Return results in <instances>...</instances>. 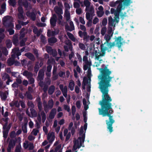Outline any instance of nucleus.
<instances>
[{
  "label": "nucleus",
  "mask_w": 152,
  "mask_h": 152,
  "mask_svg": "<svg viewBox=\"0 0 152 152\" xmlns=\"http://www.w3.org/2000/svg\"><path fill=\"white\" fill-rule=\"evenodd\" d=\"M100 73L98 76L100 80L98 83L99 88L102 93V100L100 102L99 104L101 108H98L99 114L103 117L107 116L108 120H106L107 129L111 133L113 131V124L115 122L113 116L111 115L113 112L112 108V104L110 102L112 101L111 97L108 94V88L111 86L110 82L113 77L111 76L112 72L108 68H98Z\"/></svg>",
  "instance_id": "1"
},
{
  "label": "nucleus",
  "mask_w": 152,
  "mask_h": 152,
  "mask_svg": "<svg viewBox=\"0 0 152 152\" xmlns=\"http://www.w3.org/2000/svg\"><path fill=\"white\" fill-rule=\"evenodd\" d=\"M18 140L19 144L21 142V138L19 137L18 138H15L14 139L10 140L9 142L8 147L7 148V152H11V149L13 148L15 145L17 141Z\"/></svg>",
  "instance_id": "2"
},
{
  "label": "nucleus",
  "mask_w": 152,
  "mask_h": 152,
  "mask_svg": "<svg viewBox=\"0 0 152 152\" xmlns=\"http://www.w3.org/2000/svg\"><path fill=\"white\" fill-rule=\"evenodd\" d=\"M57 20V16L56 14H54L52 16L50 20V23L51 26L53 27L55 26Z\"/></svg>",
  "instance_id": "3"
},
{
  "label": "nucleus",
  "mask_w": 152,
  "mask_h": 152,
  "mask_svg": "<svg viewBox=\"0 0 152 152\" xmlns=\"http://www.w3.org/2000/svg\"><path fill=\"white\" fill-rule=\"evenodd\" d=\"M26 15L27 16L30 18V19L33 21H34L36 20V13H35L34 11H32L31 12L28 11Z\"/></svg>",
  "instance_id": "4"
},
{
  "label": "nucleus",
  "mask_w": 152,
  "mask_h": 152,
  "mask_svg": "<svg viewBox=\"0 0 152 152\" xmlns=\"http://www.w3.org/2000/svg\"><path fill=\"white\" fill-rule=\"evenodd\" d=\"M69 25L70 27H69L68 24H66L65 25V28L66 31H72L75 29V27L73 22L72 21H70V22Z\"/></svg>",
  "instance_id": "5"
},
{
  "label": "nucleus",
  "mask_w": 152,
  "mask_h": 152,
  "mask_svg": "<svg viewBox=\"0 0 152 152\" xmlns=\"http://www.w3.org/2000/svg\"><path fill=\"white\" fill-rule=\"evenodd\" d=\"M18 18L20 19H24V17L23 15V7H19L18 8Z\"/></svg>",
  "instance_id": "6"
},
{
  "label": "nucleus",
  "mask_w": 152,
  "mask_h": 152,
  "mask_svg": "<svg viewBox=\"0 0 152 152\" xmlns=\"http://www.w3.org/2000/svg\"><path fill=\"white\" fill-rule=\"evenodd\" d=\"M4 20H3V24L5 26L9 27L12 28L13 27L14 25L11 22H8L7 20L8 19L7 18V17L5 16L4 17Z\"/></svg>",
  "instance_id": "7"
},
{
  "label": "nucleus",
  "mask_w": 152,
  "mask_h": 152,
  "mask_svg": "<svg viewBox=\"0 0 152 152\" xmlns=\"http://www.w3.org/2000/svg\"><path fill=\"white\" fill-rule=\"evenodd\" d=\"M122 37L121 36L118 37L115 40L116 45L118 48H120L123 45L122 42Z\"/></svg>",
  "instance_id": "8"
},
{
  "label": "nucleus",
  "mask_w": 152,
  "mask_h": 152,
  "mask_svg": "<svg viewBox=\"0 0 152 152\" xmlns=\"http://www.w3.org/2000/svg\"><path fill=\"white\" fill-rule=\"evenodd\" d=\"M130 0H117L116 1V4L121 3L123 2V4L125 6H128L130 4Z\"/></svg>",
  "instance_id": "9"
},
{
  "label": "nucleus",
  "mask_w": 152,
  "mask_h": 152,
  "mask_svg": "<svg viewBox=\"0 0 152 152\" xmlns=\"http://www.w3.org/2000/svg\"><path fill=\"white\" fill-rule=\"evenodd\" d=\"M44 76V72L43 70L40 69L38 72L37 78L40 80H43Z\"/></svg>",
  "instance_id": "10"
},
{
  "label": "nucleus",
  "mask_w": 152,
  "mask_h": 152,
  "mask_svg": "<svg viewBox=\"0 0 152 152\" xmlns=\"http://www.w3.org/2000/svg\"><path fill=\"white\" fill-rule=\"evenodd\" d=\"M54 10L56 13L57 14H63L62 9L57 6H55L54 8Z\"/></svg>",
  "instance_id": "11"
},
{
  "label": "nucleus",
  "mask_w": 152,
  "mask_h": 152,
  "mask_svg": "<svg viewBox=\"0 0 152 152\" xmlns=\"http://www.w3.org/2000/svg\"><path fill=\"white\" fill-rule=\"evenodd\" d=\"M24 55L32 61H34L35 60L34 56L31 53H26Z\"/></svg>",
  "instance_id": "12"
},
{
  "label": "nucleus",
  "mask_w": 152,
  "mask_h": 152,
  "mask_svg": "<svg viewBox=\"0 0 152 152\" xmlns=\"http://www.w3.org/2000/svg\"><path fill=\"white\" fill-rule=\"evenodd\" d=\"M54 104V102L53 100L51 99L50 100H49L47 104V110L48 109H51L53 106Z\"/></svg>",
  "instance_id": "13"
},
{
  "label": "nucleus",
  "mask_w": 152,
  "mask_h": 152,
  "mask_svg": "<svg viewBox=\"0 0 152 152\" xmlns=\"http://www.w3.org/2000/svg\"><path fill=\"white\" fill-rule=\"evenodd\" d=\"M112 36V34L111 35L108 34H105L104 36V39L106 40V42H104V45L106 43H108L111 37Z\"/></svg>",
  "instance_id": "14"
},
{
  "label": "nucleus",
  "mask_w": 152,
  "mask_h": 152,
  "mask_svg": "<svg viewBox=\"0 0 152 152\" xmlns=\"http://www.w3.org/2000/svg\"><path fill=\"white\" fill-rule=\"evenodd\" d=\"M55 88L54 86L52 85L50 86L48 90V94L49 95H52L54 93L55 90Z\"/></svg>",
  "instance_id": "15"
},
{
  "label": "nucleus",
  "mask_w": 152,
  "mask_h": 152,
  "mask_svg": "<svg viewBox=\"0 0 152 152\" xmlns=\"http://www.w3.org/2000/svg\"><path fill=\"white\" fill-rule=\"evenodd\" d=\"M57 41V39L55 37H51L48 39V42L49 43L54 44Z\"/></svg>",
  "instance_id": "16"
},
{
  "label": "nucleus",
  "mask_w": 152,
  "mask_h": 152,
  "mask_svg": "<svg viewBox=\"0 0 152 152\" xmlns=\"http://www.w3.org/2000/svg\"><path fill=\"white\" fill-rule=\"evenodd\" d=\"M19 41L17 36H15L13 37L12 42L13 44L15 46H18V44Z\"/></svg>",
  "instance_id": "17"
},
{
  "label": "nucleus",
  "mask_w": 152,
  "mask_h": 152,
  "mask_svg": "<svg viewBox=\"0 0 152 152\" xmlns=\"http://www.w3.org/2000/svg\"><path fill=\"white\" fill-rule=\"evenodd\" d=\"M84 4L86 7V11H87L88 8H89L91 5V3L88 0H84Z\"/></svg>",
  "instance_id": "18"
},
{
  "label": "nucleus",
  "mask_w": 152,
  "mask_h": 152,
  "mask_svg": "<svg viewBox=\"0 0 152 152\" xmlns=\"http://www.w3.org/2000/svg\"><path fill=\"white\" fill-rule=\"evenodd\" d=\"M67 35L69 38L72 41L75 42L76 41V38L74 37V36L72 33L69 32H67Z\"/></svg>",
  "instance_id": "19"
},
{
  "label": "nucleus",
  "mask_w": 152,
  "mask_h": 152,
  "mask_svg": "<svg viewBox=\"0 0 152 152\" xmlns=\"http://www.w3.org/2000/svg\"><path fill=\"white\" fill-rule=\"evenodd\" d=\"M101 51L102 53H100V56H104L105 54V51L107 50V47L104 46L103 47L102 45L101 46Z\"/></svg>",
  "instance_id": "20"
},
{
  "label": "nucleus",
  "mask_w": 152,
  "mask_h": 152,
  "mask_svg": "<svg viewBox=\"0 0 152 152\" xmlns=\"http://www.w3.org/2000/svg\"><path fill=\"white\" fill-rule=\"evenodd\" d=\"M75 86V84L74 81L72 80L69 84V87L71 91H72L74 90Z\"/></svg>",
  "instance_id": "21"
},
{
  "label": "nucleus",
  "mask_w": 152,
  "mask_h": 152,
  "mask_svg": "<svg viewBox=\"0 0 152 152\" xmlns=\"http://www.w3.org/2000/svg\"><path fill=\"white\" fill-rule=\"evenodd\" d=\"M90 36L88 35L86 31H84V35L83 36V40L86 42H88L89 40Z\"/></svg>",
  "instance_id": "22"
},
{
  "label": "nucleus",
  "mask_w": 152,
  "mask_h": 152,
  "mask_svg": "<svg viewBox=\"0 0 152 152\" xmlns=\"http://www.w3.org/2000/svg\"><path fill=\"white\" fill-rule=\"evenodd\" d=\"M15 60L10 58H9L7 60V63L8 66H10L13 65L14 64Z\"/></svg>",
  "instance_id": "23"
},
{
  "label": "nucleus",
  "mask_w": 152,
  "mask_h": 152,
  "mask_svg": "<svg viewBox=\"0 0 152 152\" xmlns=\"http://www.w3.org/2000/svg\"><path fill=\"white\" fill-rule=\"evenodd\" d=\"M120 12V11H116L114 13L115 15V20L116 23H118L119 20V14Z\"/></svg>",
  "instance_id": "24"
},
{
  "label": "nucleus",
  "mask_w": 152,
  "mask_h": 152,
  "mask_svg": "<svg viewBox=\"0 0 152 152\" xmlns=\"http://www.w3.org/2000/svg\"><path fill=\"white\" fill-rule=\"evenodd\" d=\"M91 63L88 61L86 62V64L83 66V69L84 70L86 71L88 69L89 67L91 66Z\"/></svg>",
  "instance_id": "25"
},
{
  "label": "nucleus",
  "mask_w": 152,
  "mask_h": 152,
  "mask_svg": "<svg viewBox=\"0 0 152 152\" xmlns=\"http://www.w3.org/2000/svg\"><path fill=\"white\" fill-rule=\"evenodd\" d=\"M115 20H113L112 17L110 16L108 19V24L109 25L113 26L114 25Z\"/></svg>",
  "instance_id": "26"
},
{
  "label": "nucleus",
  "mask_w": 152,
  "mask_h": 152,
  "mask_svg": "<svg viewBox=\"0 0 152 152\" xmlns=\"http://www.w3.org/2000/svg\"><path fill=\"white\" fill-rule=\"evenodd\" d=\"M25 95L28 99L30 100H32L33 99L32 96L30 92L28 91H26Z\"/></svg>",
  "instance_id": "27"
},
{
  "label": "nucleus",
  "mask_w": 152,
  "mask_h": 152,
  "mask_svg": "<svg viewBox=\"0 0 152 152\" xmlns=\"http://www.w3.org/2000/svg\"><path fill=\"white\" fill-rule=\"evenodd\" d=\"M27 122L28 121L26 120V123L24 124L22 126V130L24 133H26L27 132V131L26 126Z\"/></svg>",
  "instance_id": "28"
},
{
  "label": "nucleus",
  "mask_w": 152,
  "mask_h": 152,
  "mask_svg": "<svg viewBox=\"0 0 152 152\" xmlns=\"http://www.w3.org/2000/svg\"><path fill=\"white\" fill-rule=\"evenodd\" d=\"M1 96V99L3 101L6 100L7 98V94L5 92H2Z\"/></svg>",
  "instance_id": "29"
},
{
  "label": "nucleus",
  "mask_w": 152,
  "mask_h": 152,
  "mask_svg": "<svg viewBox=\"0 0 152 152\" xmlns=\"http://www.w3.org/2000/svg\"><path fill=\"white\" fill-rule=\"evenodd\" d=\"M6 44L7 47L8 48H10L12 46V43L10 39L6 41Z\"/></svg>",
  "instance_id": "30"
},
{
  "label": "nucleus",
  "mask_w": 152,
  "mask_h": 152,
  "mask_svg": "<svg viewBox=\"0 0 152 152\" xmlns=\"http://www.w3.org/2000/svg\"><path fill=\"white\" fill-rule=\"evenodd\" d=\"M16 134L15 131H12L10 134V137L12 139L16 138Z\"/></svg>",
  "instance_id": "31"
},
{
  "label": "nucleus",
  "mask_w": 152,
  "mask_h": 152,
  "mask_svg": "<svg viewBox=\"0 0 152 152\" xmlns=\"http://www.w3.org/2000/svg\"><path fill=\"white\" fill-rule=\"evenodd\" d=\"M30 110L31 111V113L33 116L34 117L37 116V113L34 109L33 108H31L30 109Z\"/></svg>",
  "instance_id": "32"
},
{
  "label": "nucleus",
  "mask_w": 152,
  "mask_h": 152,
  "mask_svg": "<svg viewBox=\"0 0 152 152\" xmlns=\"http://www.w3.org/2000/svg\"><path fill=\"white\" fill-rule=\"evenodd\" d=\"M41 41L42 43L45 44L47 43V40L45 36L42 35L41 36Z\"/></svg>",
  "instance_id": "33"
},
{
  "label": "nucleus",
  "mask_w": 152,
  "mask_h": 152,
  "mask_svg": "<svg viewBox=\"0 0 152 152\" xmlns=\"http://www.w3.org/2000/svg\"><path fill=\"white\" fill-rule=\"evenodd\" d=\"M52 136V134H48L47 136V139L49 140L50 143H51L54 140V138H52L51 139H50Z\"/></svg>",
  "instance_id": "34"
},
{
  "label": "nucleus",
  "mask_w": 152,
  "mask_h": 152,
  "mask_svg": "<svg viewBox=\"0 0 152 152\" xmlns=\"http://www.w3.org/2000/svg\"><path fill=\"white\" fill-rule=\"evenodd\" d=\"M106 30L107 28L105 26H104L102 28L101 31V33L102 35L104 36L105 34Z\"/></svg>",
  "instance_id": "35"
},
{
  "label": "nucleus",
  "mask_w": 152,
  "mask_h": 152,
  "mask_svg": "<svg viewBox=\"0 0 152 152\" xmlns=\"http://www.w3.org/2000/svg\"><path fill=\"white\" fill-rule=\"evenodd\" d=\"M41 115L42 116V122H44L46 119V114L43 111H42L41 112Z\"/></svg>",
  "instance_id": "36"
},
{
  "label": "nucleus",
  "mask_w": 152,
  "mask_h": 152,
  "mask_svg": "<svg viewBox=\"0 0 152 152\" xmlns=\"http://www.w3.org/2000/svg\"><path fill=\"white\" fill-rule=\"evenodd\" d=\"M104 13V12L102 11H97L96 14L100 18L102 16Z\"/></svg>",
  "instance_id": "37"
},
{
  "label": "nucleus",
  "mask_w": 152,
  "mask_h": 152,
  "mask_svg": "<svg viewBox=\"0 0 152 152\" xmlns=\"http://www.w3.org/2000/svg\"><path fill=\"white\" fill-rule=\"evenodd\" d=\"M21 147L20 144L16 147V149L15 150V152H21Z\"/></svg>",
  "instance_id": "38"
},
{
  "label": "nucleus",
  "mask_w": 152,
  "mask_h": 152,
  "mask_svg": "<svg viewBox=\"0 0 152 152\" xmlns=\"http://www.w3.org/2000/svg\"><path fill=\"white\" fill-rule=\"evenodd\" d=\"M23 76H29L31 75V73L27 70H25L23 73Z\"/></svg>",
  "instance_id": "39"
},
{
  "label": "nucleus",
  "mask_w": 152,
  "mask_h": 152,
  "mask_svg": "<svg viewBox=\"0 0 152 152\" xmlns=\"http://www.w3.org/2000/svg\"><path fill=\"white\" fill-rule=\"evenodd\" d=\"M9 131H8L5 130H4L3 133V137L4 138H6L7 137L8 133Z\"/></svg>",
  "instance_id": "40"
},
{
  "label": "nucleus",
  "mask_w": 152,
  "mask_h": 152,
  "mask_svg": "<svg viewBox=\"0 0 152 152\" xmlns=\"http://www.w3.org/2000/svg\"><path fill=\"white\" fill-rule=\"evenodd\" d=\"M79 48L82 50H84L86 49V47L85 45L81 43H80L79 44Z\"/></svg>",
  "instance_id": "41"
},
{
  "label": "nucleus",
  "mask_w": 152,
  "mask_h": 152,
  "mask_svg": "<svg viewBox=\"0 0 152 152\" xmlns=\"http://www.w3.org/2000/svg\"><path fill=\"white\" fill-rule=\"evenodd\" d=\"M107 19L106 18H103L102 22V25L105 26L107 23Z\"/></svg>",
  "instance_id": "42"
},
{
  "label": "nucleus",
  "mask_w": 152,
  "mask_h": 152,
  "mask_svg": "<svg viewBox=\"0 0 152 152\" xmlns=\"http://www.w3.org/2000/svg\"><path fill=\"white\" fill-rule=\"evenodd\" d=\"M39 68V65L38 64H36L34 67V72L37 73Z\"/></svg>",
  "instance_id": "43"
},
{
  "label": "nucleus",
  "mask_w": 152,
  "mask_h": 152,
  "mask_svg": "<svg viewBox=\"0 0 152 152\" xmlns=\"http://www.w3.org/2000/svg\"><path fill=\"white\" fill-rule=\"evenodd\" d=\"M18 22L22 26H25L28 23V21L23 22L21 20H18Z\"/></svg>",
  "instance_id": "44"
},
{
  "label": "nucleus",
  "mask_w": 152,
  "mask_h": 152,
  "mask_svg": "<svg viewBox=\"0 0 152 152\" xmlns=\"http://www.w3.org/2000/svg\"><path fill=\"white\" fill-rule=\"evenodd\" d=\"M92 14L89 12H86V18L87 20H90L91 19V15L92 16Z\"/></svg>",
  "instance_id": "45"
},
{
  "label": "nucleus",
  "mask_w": 152,
  "mask_h": 152,
  "mask_svg": "<svg viewBox=\"0 0 152 152\" xmlns=\"http://www.w3.org/2000/svg\"><path fill=\"white\" fill-rule=\"evenodd\" d=\"M107 34L111 35L112 34L113 35V29L112 27H109L108 28V30L107 31Z\"/></svg>",
  "instance_id": "46"
},
{
  "label": "nucleus",
  "mask_w": 152,
  "mask_h": 152,
  "mask_svg": "<svg viewBox=\"0 0 152 152\" xmlns=\"http://www.w3.org/2000/svg\"><path fill=\"white\" fill-rule=\"evenodd\" d=\"M27 104L28 106L33 108L34 107V105L33 103L31 101H28Z\"/></svg>",
  "instance_id": "47"
},
{
  "label": "nucleus",
  "mask_w": 152,
  "mask_h": 152,
  "mask_svg": "<svg viewBox=\"0 0 152 152\" xmlns=\"http://www.w3.org/2000/svg\"><path fill=\"white\" fill-rule=\"evenodd\" d=\"M100 53L99 52H97V51L96 50L95 51V56L97 60H99V56H100Z\"/></svg>",
  "instance_id": "48"
},
{
  "label": "nucleus",
  "mask_w": 152,
  "mask_h": 152,
  "mask_svg": "<svg viewBox=\"0 0 152 152\" xmlns=\"http://www.w3.org/2000/svg\"><path fill=\"white\" fill-rule=\"evenodd\" d=\"M58 75L60 77H62L65 76V72H64L61 71L58 72Z\"/></svg>",
  "instance_id": "49"
},
{
  "label": "nucleus",
  "mask_w": 152,
  "mask_h": 152,
  "mask_svg": "<svg viewBox=\"0 0 152 152\" xmlns=\"http://www.w3.org/2000/svg\"><path fill=\"white\" fill-rule=\"evenodd\" d=\"M2 53L5 55L7 56L8 55V52L7 50L5 48H3L2 49Z\"/></svg>",
  "instance_id": "50"
},
{
  "label": "nucleus",
  "mask_w": 152,
  "mask_h": 152,
  "mask_svg": "<svg viewBox=\"0 0 152 152\" xmlns=\"http://www.w3.org/2000/svg\"><path fill=\"white\" fill-rule=\"evenodd\" d=\"M73 6L75 8H78L80 7V5L79 4L76 2H75L73 3Z\"/></svg>",
  "instance_id": "51"
},
{
  "label": "nucleus",
  "mask_w": 152,
  "mask_h": 152,
  "mask_svg": "<svg viewBox=\"0 0 152 152\" xmlns=\"http://www.w3.org/2000/svg\"><path fill=\"white\" fill-rule=\"evenodd\" d=\"M87 11H89L90 13L91 14L93 15V14L94 12V9L92 7H91L89 8H88V10Z\"/></svg>",
  "instance_id": "52"
},
{
  "label": "nucleus",
  "mask_w": 152,
  "mask_h": 152,
  "mask_svg": "<svg viewBox=\"0 0 152 152\" xmlns=\"http://www.w3.org/2000/svg\"><path fill=\"white\" fill-rule=\"evenodd\" d=\"M88 83V80L86 77H84L83 78V83L82 84L86 85Z\"/></svg>",
  "instance_id": "53"
},
{
  "label": "nucleus",
  "mask_w": 152,
  "mask_h": 152,
  "mask_svg": "<svg viewBox=\"0 0 152 152\" xmlns=\"http://www.w3.org/2000/svg\"><path fill=\"white\" fill-rule=\"evenodd\" d=\"M64 109L67 110L68 112H69L70 110V108L69 106L67 105H64Z\"/></svg>",
  "instance_id": "54"
},
{
  "label": "nucleus",
  "mask_w": 152,
  "mask_h": 152,
  "mask_svg": "<svg viewBox=\"0 0 152 152\" xmlns=\"http://www.w3.org/2000/svg\"><path fill=\"white\" fill-rule=\"evenodd\" d=\"M3 77L4 78V80L7 79V80L10 79L9 75L8 74L6 73H5L4 75L3 76Z\"/></svg>",
  "instance_id": "55"
},
{
  "label": "nucleus",
  "mask_w": 152,
  "mask_h": 152,
  "mask_svg": "<svg viewBox=\"0 0 152 152\" xmlns=\"http://www.w3.org/2000/svg\"><path fill=\"white\" fill-rule=\"evenodd\" d=\"M43 105L44 108V110L45 111L47 110V104L45 101H44L43 102Z\"/></svg>",
  "instance_id": "56"
},
{
  "label": "nucleus",
  "mask_w": 152,
  "mask_h": 152,
  "mask_svg": "<svg viewBox=\"0 0 152 152\" xmlns=\"http://www.w3.org/2000/svg\"><path fill=\"white\" fill-rule=\"evenodd\" d=\"M53 49L50 46H48L46 48V50L48 53L51 52Z\"/></svg>",
  "instance_id": "57"
},
{
  "label": "nucleus",
  "mask_w": 152,
  "mask_h": 152,
  "mask_svg": "<svg viewBox=\"0 0 152 152\" xmlns=\"http://www.w3.org/2000/svg\"><path fill=\"white\" fill-rule=\"evenodd\" d=\"M10 2V5L14 7L16 4V2L15 0H9Z\"/></svg>",
  "instance_id": "58"
},
{
  "label": "nucleus",
  "mask_w": 152,
  "mask_h": 152,
  "mask_svg": "<svg viewBox=\"0 0 152 152\" xmlns=\"http://www.w3.org/2000/svg\"><path fill=\"white\" fill-rule=\"evenodd\" d=\"M52 67V66L51 64H49L47 68V71L48 72H51Z\"/></svg>",
  "instance_id": "59"
},
{
  "label": "nucleus",
  "mask_w": 152,
  "mask_h": 152,
  "mask_svg": "<svg viewBox=\"0 0 152 152\" xmlns=\"http://www.w3.org/2000/svg\"><path fill=\"white\" fill-rule=\"evenodd\" d=\"M82 12V9L81 8H77L76 10V12L77 15L80 14Z\"/></svg>",
  "instance_id": "60"
},
{
  "label": "nucleus",
  "mask_w": 152,
  "mask_h": 152,
  "mask_svg": "<svg viewBox=\"0 0 152 152\" xmlns=\"http://www.w3.org/2000/svg\"><path fill=\"white\" fill-rule=\"evenodd\" d=\"M108 45V46L109 47V48L110 49H111L112 47H113L115 45V43L114 42L112 43L110 42V43L109 42L108 43H107Z\"/></svg>",
  "instance_id": "61"
},
{
  "label": "nucleus",
  "mask_w": 152,
  "mask_h": 152,
  "mask_svg": "<svg viewBox=\"0 0 152 152\" xmlns=\"http://www.w3.org/2000/svg\"><path fill=\"white\" fill-rule=\"evenodd\" d=\"M38 106V109L39 112L41 111L42 110V102L38 103V106Z\"/></svg>",
  "instance_id": "62"
},
{
  "label": "nucleus",
  "mask_w": 152,
  "mask_h": 152,
  "mask_svg": "<svg viewBox=\"0 0 152 152\" xmlns=\"http://www.w3.org/2000/svg\"><path fill=\"white\" fill-rule=\"evenodd\" d=\"M123 6V5L122 3H120L119 4L118 7L117 8L118 9V10H119V11L120 12L122 10Z\"/></svg>",
  "instance_id": "63"
},
{
  "label": "nucleus",
  "mask_w": 152,
  "mask_h": 152,
  "mask_svg": "<svg viewBox=\"0 0 152 152\" xmlns=\"http://www.w3.org/2000/svg\"><path fill=\"white\" fill-rule=\"evenodd\" d=\"M64 5L65 8V10H68L70 9V7L69 4L67 3H65Z\"/></svg>",
  "instance_id": "64"
}]
</instances>
